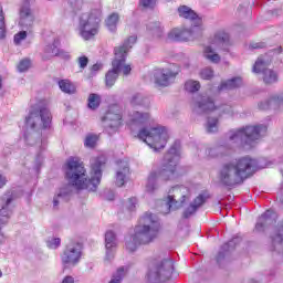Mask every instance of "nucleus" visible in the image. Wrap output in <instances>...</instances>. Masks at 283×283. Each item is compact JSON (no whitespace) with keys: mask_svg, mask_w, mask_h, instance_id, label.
<instances>
[{"mask_svg":"<svg viewBox=\"0 0 283 283\" xmlns=\"http://www.w3.org/2000/svg\"><path fill=\"white\" fill-rule=\"evenodd\" d=\"M189 200V188L185 186H175L168 191V196L165 200V210L161 213H170V211H176Z\"/></svg>","mask_w":283,"mask_h":283,"instance_id":"obj_13","label":"nucleus"},{"mask_svg":"<svg viewBox=\"0 0 283 283\" xmlns=\"http://www.w3.org/2000/svg\"><path fill=\"white\" fill-rule=\"evenodd\" d=\"M59 45H61V41L55 39L52 44H49L44 48L46 59H52V56H59V54H61Z\"/></svg>","mask_w":283,"mask_h":283,"instance_id":"obj_30","label":"nucleus"},{"mask_svg":"<svg viewBox=\"0 0 283 283\" xmlns=\"http://www.w3.org/2000/svg\"><path fill=\"white\" fill-rule=\"evenodd\" d=\"M269 66V60H266V55H261L255 61L252 72L254 74H263V81L266 85H273V83H277V73L271 69H266Z\"/></svg>","mask_w":283,"mask_h":283,"instance_id":"obj_15","label":"nucleus"},{"mask_svg":"<svg viewBox=\"0 0 283 283\" xmlns=\"http://www.w3.org/2000/svg\"><path fill=\"white\" fill-rule=\"evenodd\" d=\"M269 127L264 124L245 126L238 129H232L228 133V138L230 143L234 145H248L251 147L253 143L262 140L266 136Z\"/></svg>","mask_w":283,"mask_h":283,"instance_id":"obj_8","label":"nucleus"},{"mask_svg":"<svg viewBox=\"0 0 283 283\" xmlns=\"http://www.w3.org/2000/svg\"><path fill=\"white\" fill-rule=\"evenodd\" d=\"M27 127H30L32 130L31 133L24 134V139L28 145H34V138L39 136L41 129H50L52 125V113H50V108L43 102H39L35 104L30 113L29 116L25 118Z\"/></svg>","mask_w":283,"mask_h":283,"instance_id":"obj_6","label":"nucleus"},{"mask_svg":"<svg viewBox=\"0 0 283 283\" xmlns=\"http://www.w3.org/2000/svg\"><path fill=\"white\" fill-rule=\"evenodd\" d=\"M180 160V142H176L164 156L161 167L158 172H150L146 184V192L154 193L158 189V178L160 180H171L176 174V168Z\"/></svg>","mask_w":283,"mask_h":283,"instance_id":"obj_5","label":"nucleus"},{"mask_svg":"<svg viewBox=\"0 0 283 283\" xmlns=\"http://www.w3.org/2000/svg\"><path fill=\"white\" fill-rule=\"evenodd\" d=\"M134 43H136V36L132 35L126 39L122 45L115 46V57L112 62V69L105 75L106 87H114L116 81H118L120 67L125 65V61H127V54H129V50L134 48Z\"/></svg>","mask_w":283,"mask_h":283,"instance_id":"obj_7","label":"nucleus"},{"mask_svg":"<svg viewBox=\"0 0 283 283\" xmlns=\"http://www.w3.org/2000/svg\"><path fill=\"white\" fill-rule=\"evenodd\" d=\"M120 71L123 72L124 76H129V74H132V65L125 64L123 66L122 64Z\"/></svg>","mask_w":283,"mask_h":283,"instance_id":"obj_50","label":"nucleus"},{"mask_svg":"<svg viewBox=\"0 0 283 283\" xmlns=\"http://www.w3.org/2000/svg\"><path fill=\"white\" fill-rule=\"evenodd\" d=\"M202 30L200 25L191 24L190 28H181V41H193V39H199L202 36Z\"/></svg>","mask_w":283,"mask_h":283,"instance_id":"obj_25","label":"nucleus"},{"mask_svg":"<svg viewBox=\"0 0 283 283\" xmlns=\"http://www.w3.org/2000/svg\"><path fill=\"white\" fill-rule=\"evenodd\" d=\"M129 178V163L125 160L117 161V169L115 174V182L117 187H123Z\"/></svg>","mask_w":283,"mask_h":283,"instance_id":"obj_21","label":"nucleus"},{"mask_svg":"<svg viewBox=\"0 0 283 283\" xmlns=\"http://www.w3.org/2000/svg\"><path fill=\"white\" fill-rule=\"evenodd\" d=\"M127 271H128V269L126 266H120L119 269H117V271L113 274L109 283L123 282V277H125V275H127Z\"/></svg>","mask_w":283,"mask_h":283,"instance_id":"obj_34","label":"nucleus"},{"mask_svg":"<svg viewBox=\"0 0 283 283\" xmlns=\"http://www.w3.org/2000/svg\"><path fill=\"white\" fill-rule=\"evenodd\" d=\"M151 122V114L149 112H138L134 111L129 115V126L134 130L135 127H142L137 134V138L146 143L150 149L155 151H160L167 147V142L169 140V130L167 127L157 125L154 127H145Z\"/></svg>","mask_w":283,"mask_h":283,"instance_id":"obj_2","label":"nucleus"},{"mask_svg":"<svg viewBox=\"0 0 283 283\" xmlns=\"http://www.w3.org/2000/svg\"><path fill=\"white\" fill-rule=\"evenodd\" d=\"M160 231V221L151 212H146L140 219L139 224L135 227V233L126 237V249L134 253L140 244H149L158 238Z\"/></svg>","mask_w":283,"mask_h":283,"instance_id":"obj_4","label":"nucleus"},{"mask_svg":"<svg viewBox=\"0 0 283 283\" xmlns=\"http://www.w3.org/2000/svg\"><path fill=\"white\" fill-rule=\"evenodd\" d=\"M147 30H149L150 32H153V34H155V36H163V24L160 22H150L147 25Z\"/></svg>","mask_w":283,"mask_h":283,"instance_id":"obj_36","label":"nucleus"},{"mask_svg":"<svg viewBox=\"0 0 283 283\" xmlns=\"http://www.w3.org/2000/svg\"><path fill=\"white\" fill-rule=\"evenodd\" d=\"M30 65H31L30 60L24 59V60L20 61V63L18 65V70H19V72H28V70H30Z\"/></svg>","mask_w":283,"mask_h":283,"instance_id":"obj_45","label":"nucleus"},{"mask_svg":"<svg viewBox=\"0 0 283 283\" xmlns=\"http://www.w3.org/2000/svg\"><path fill=\"white\" fill-rule=\"evenodd\" d=\"M178 14L182 19L191 21L192 25L202 27V18L198 17V13H196V11H193V9L189 8L188 6H180L178 8Z\"/></svg>","mask_w":283,"mask_h":283,"instance_id":"obj_24","label":"nucleus"},{"mask_svg":"<svg viewBox=\"0 0 283 283\" xmlns=\"http://www.w3.org/2000/svg\"><path fill=\"white\" fill-rule=\"evenodd\" d=\"M28 32H30V31L22 30L19 33H17L14 35V44L19 45V43H21V41H25V39H28Z\"/></svg>","mask_w":283,"mask_h":283,"instance_id":"obj_43","label":"nucleus"},{"mask_svg":"<svg viewBox=\"0 0 283 283\" xmlns=\"http://www.w3.org/2000/svg\"><path fill=\"white\" fill-rule=\"evenodd\" d=\"M6 13L3 12V4L0 3V39L6 36Z\"/></svg>","mask_w":283,"mask_h":283,"instance_id":"obj_37","label":"nucleus"},{"mask_svg":"<svg viewBox=\"0 0 283 283\" xmlns=\"http://www.w3.org/2000/svg\"><path fill=\"white\" fill-rule=\"evenodd\" d=\"M104 129L108 136H114L123 125V108L119 105L108 107L105 115L102 117Z\"/></svg>","mask_w":283,"mask_h":283,"instance_id":"obj_14","label":"nucleus"},{"mask_svg":"<svg viewBox=\"0 0 283 283\" xmlns=\"http://www.w3.org/2000/svg\"><path fill=\"white\" fill-rule=\"evenodd\" d=\"M101 24V11L93 10L91 13H82L80 17V35L84 41H90L98 34V25Z\"/></svg>","mask_w":283,"mask_h":283,"instance_id":"obj_12","label":"nucleus"},{"mask_svg":"<svg viewBox=\"0 0 283 283\" xmlns=\"http://www.w3.org/2000/svg\"><path fill=\"white\" fill-rule=\"evenodd\" d=\"M218 125H219L218 117H208L206 132L208 134H216V132H218Z\"/></svg>","mask_w":283,"mask_h":283,"instance_id":"obj_35","label":"nucleus"},{"mask_svg":"<svg viewBox=\"0 0 283 283\" xmlns=\"http://www.w3.org/2000/svg\"><path fill=\"white\" fill-rule=\"evenodd\" d=\"M277 220V214L273 210H266L258 220L255 224V231L259 233L264 231L266 227H271V224H275Z\"/></svg>","mask_w":283,"mask_h":283,"instance_id":"obj_22","label":"nucleus"},{"mask_svg":"<svg viewBox=\"0 0 283 283\" xmlns=\"http://www.w3.org/2000/svg\"><path fill=\"white\" fill-rule=\"evenodd\" d=\"M166 1H171V0H166Z\"/></svg>","mask_w":283,"mask_h":283,"instance_id":"obj_57","label":"nucleus"},{"mask_svg":"<svg viewBox=\"0 0 283 283\" xmlns=\"http://www.w3.org/2000/svg\"><path fill=\"white\" fill-rule=\"evenodd\" d=\"M119 17L118 13H112L106 19V28L109 30V32H116V27L118 25Z\"/></svg>","mask_w":283,"mask_h":283,"instance_id":"obj_33","label":"nucleus"},{"mask_svg":"<svg viewBox=\"0 0 283 283\" xmlns=\"http://www.w3.org/2000/svg\"><path fill=\"white\" fill-rule=\"evenodd\" d=\"M186 92H189L190 94H193L195 92H198L200 90V82L198 81H187L185 84Z\"/></svg>","mask_w":283,"mask_h":283,"instance_id":"obj_38","label":"nucleus"},{"mask_svg":"<svg viewBox=\"0 0 283 283\" xmlns=\"http://www.w3.org/2000/svg\"><path fill=\"white\" fill-rule=\"evenodd\" d=\"M207 200H209V195L207 193H200L199 196H197L191 201V203L184 210V218H191V216H193V213H196V211H198L200 207H202V205L207 202Z\"/></svg>","mask_w":283,"mask_h":283,"instance_id":"obj_23","label":"nucleus"},{"mask_svg":"<svg viewBox=\"0 0 283 283\" xmlns=\"http://www.w3.org/2000/svg\"><path fill=\"white\" fill-rule=\"evenodd\" d=\"M250 48L252 50H260V49L264 48V44H262V43H254V44H251Z\"/></svg>","mask_w":283,"mask_h":283,"instance_id":"obj_53","label":"nucleus"},{"mask_svg":"<svg viewBox=\"0 0 283 283\" xmlns=\"http://www.w3.org/2000/svg\"><path fill=\"white\" fill-rule=\"evenodd\" d=\"M36 145H43V146H45V142L39 139V140L36 142Z\"/></svg>","mask_w":283,"mask_h":283,"instance_id":"obj_55","label":"nucleus"},{"mask_svg":"<svg viewBox=\"0 0 283 283\" xmlns=\"http://www.w3.org/2000/svg\"><path fill=\"white\" fill-rule=\"evenodd\" d=\"M192 112L195 114H217L219 116H233V107L223 104L216 106L213 98L207 95H196L191 102Z\"/></svg>","mask_w":283,"mask_h":283,"instance_id":"obj_9","label":"nucleus"},{"mask_svg":"<svg viewBox=\"0 0 283 283\" xmlns=\"http://www.w3.org/2000/svg\"><path fill=\"white\" fill-rule=\"evenodd\" d=\"M264 169V165L258 159L249 156L241 157L224 164L219 171V182L224 187L242 185L247 178L253 176L254 171Z\"/></svg>","mask_w":283,"mask_h":283,"instance_id":"obj_3","label":"nucleus"},{"mask_svg":"<svg viewBox=\"0 0 283 283\" xmlns=\"http://www.w3.org/2000/svg\"><path fill=\"white\" fill-rule=\"evenodd\" d=\"M176 76H178V73L170 69L156 70L154 73L155 84L159 87H169V84L174 83Z\"/></svg>","mask_w":283,"mask_h":283,"instance_id":"obj_20","label":"nucleus"},{"mask_svg":"<svg viewBox=\"0 0 283 283\" xmlns=\"http://www.w3.org/2000/svg\"><path fill=\"white\" fill-rule=\"evenodd\" d=\"M0 277H3V272H1V270H0Z\"/></svg>","mask_w":283,"mask_h":283,"instance_id":"obj_56","label":"nucleus"},{"mask_svg":"<svg viewBox=\"0 0 283 283\" xmlns=\"http://www.w3.org/2000/svg\"><path fill=\"white\" fill-rule=\"evenodd\" d=\"M103 165H105V157H96L91 159V172L87 178V170L83 161L77 157H71L66 161L65 176L69 185L60 188L59 192L53 199V206L59 207L60 202H67L72 196L73 189L81 191H96L101 179L103 178Z\"/></svg>","mask_w":283,"mask_h":283,"instance_id":"obj_1","label":"nucleus"},{"mask_svg":"<svg viewBox=\"0 0 283 283\" xmlns=\"http://www.w3.org/2000/svg\"><path fill=\"white\" fill-rule=\"evenodd\" d=\"M283 105V93L274 94L269 99L259 103V109H271Z\"/></svg>","mask_w":283,"mask_h":283,"instance_id":"obj_26","label":"nucleus"},{"mask_svg":"<svg viewBox=\"0 0 283 283\" xmlns=\"http://www.w3.org/2000/svg\"><path fill=\"white\" fill-rule=\"evenodd\" d=\"M34 13L32 12V9H30V3L25 2L20 8L18 25L20 29L31 33L34 28Z\"/></svg>","mask_w":283,"mask_h":283,"instance_id":"obj_17","label":"nucleus"},{"mask_svg":"<svg viewBox=\"0 0 283 283\" xmlns=\"http://www.w3.org/2000/svg\"><path fill=\"white\" fill-rule=\"evenodd\" d=\"M88 109H98L101 107V95L96 93H91L87 98Z\"/></svg>","mask_w":283,"mask_h":283,"instance_id":"obj_32","label":"nucleus"},{"mask_svg":"<svg viewBox=\"0 0 283 283\" xmlns=\"http://www.w3.org/2000/svg\"><path fill=\"white\" fill-rule=\"evenodd\" d=\"M57 85L64 94H76V85H74L70 80H60Z\"/></svg>","mask_w":283,"mask_h":283,"instance_id":"obj_31","label":"nucleus"},{"mask_svg":"<svg viewBox=\"0 0 283 283\" xmlns=\"http://www.w3.org/2000/svg\"><path fill=\"white\" fill-rule=\"evenodd\" d=\"M96 140H97V138L95 135H88V136H86V138L84 140V145H85V147H90L92 149L96 146Z\"/></svg>","mask_w":283,"mask_h":283,"instance_id":"obj_44","label":"nucleus"},{"mask_svg":"<svg viewBox=\"0 0 283 283\" xmlns=\"http://www.w3.org/2000/svg\"><path fill=\"white\" fill-rule=\"evenodd\" d=\"M118 247V239L116 238V233L109 230L105 233V249L106 254L104 258L105 264H111L116 255V248Z\"/></svg>","mask_w":283,"mask_h":283,"instance_id":"obj_19","label":"nucleus"},{"mask_svg":"<svg viewBox=\"0 0 283 283\" xmlns=\"http://www.w3.org/2000/svg\"><path fill=\"white\" fill-rule=\"evenodd\" d=\"M14 197L12 195H4L0 198V222L1 224H6L12 216V202ZM3 241V234L0 230V243Z\"/></svg>","mask_w":283,"mask_h":283,"instance_id":"obj_18","label":"nucleus"},{"mask_svg":"<svg viewBox=\"0 0 283 283\" xmlns=\"http://www.w3.org/2000/svg\"><path fill=\"white\" fill-rule=\"evenodd\" d=\"M136 205H138V199L136 197H132L128 199L126 207L129 211H134V209H136Z\"/></svg>","mask_w":283,"mask_h":283,"instance_id":"obj_47","label":"nucleus"},{"mask_svg":"<svg viewBox=\"0 0 283 283\" xmlns=\"http://www.w3.org/2000/svg\"><path fill=\"white\" fill-rule=\"evenodd\" d=\"M78 66L81 70H85L87 67V64L90 63V59L87 56L82 55L77 59Z\"/></svg>","mask_w":283,"mask_h":283,"instance_id":"obj_46","label":"nucleus"},{"mask_svg":"<svg viewBox=\"0 0 283 283\" xmlns=\"http://www.w3.org/2000/svg\"><path fill=\"white\" fill-rule=\"evenodd\" d=\"M69 3L73 10H81L83 8V0H69Z\"/></svg>","mask_w":283,"mask_h":283,"instance_id":"obj_48","label":"nucleus"},{"mask_svg":"<svg viewBox=\"0 0 283 283\" xmlns=\"http://www.w3.org/2000/svg\"><path fill=\"white\" fill-rule=\"evenodd\" d=\"M240 242H242V238L234 237L228 243L223 244L221 247V251L218 253L217 262H220V260H224V255H227V253H229V251H233V249H235V247H238V244H240Z\"/></svg>","mask_w":283,"mask_h":283,"instance_id":"obj_27","label":"nucleus"},{"mask_svg":"<svg viewBox=\"0 0 283 283\" xmlns=\"http://www.w3.org/2000/svg\"><path fill=\"white\" fill-rule=\"evenodd\" d=\"M168 40L180 42L181 41V28H175L168 32Z\"/></svg>","mask_w":283,"mask_h":283,"instance_id":"obj_39","label":"nucleus"},{"mask_svg":"<svg viewBox=\"0 0 283 283\" xmlns=\"http://www.w3.org/2000/svg\"><path fill=\"white\" fill-rule=\"evenodd\" d=\"M209 44L203 45L202 56L210 63L218 64L221 61L220 54L216 52L213 48H223L226 52H229V33L224 31H217L208 40Z\"/></svg>","mask_w":283,"mask_h":283,"instance_id":"obj_11","label":"nucleus"},{"mask_svg":"<svg viewBox=\"0 0 283 283\" xmlns=\"http://www.w3.org/2000/svg\"><path fill=\"white\" fill-rule=\"evenodd\" d=\"M223 149L224 148L222 146L214 147V148H207L206 154H207V156H209V158H218V156H220V154H222Z\"/></svg>","mask_w":283,"mask_h":283,"instance_id":"obj_40","label":"nucleus"},{"mask_svg":"<svg viewBox=\"0 0 283 283\" xmlns=\"http://www.w3.org/2000/svg\"><path fill=\"white\" fill-rule=\"evenodd\" d=\"M61 260L64 266H76V263L81 261V243H69L61 255Z\"/></svg>","mask_w":283,"mask_h":283,"instance_id":"obj_16","label":"nucleus"},{"mask_svg":"<svg viewBox=\"0 0 283 283\" xmlns=\"http://www.w3.org/2000/svg\"><path fill=\"white\" fill-rule=\"evenodd\" d=\"M132 107H149V99L143 93H135L132 95L129 101Z\"/></svg>","mask_w":283,"mask_h":283,"instance_id":"obj_29","label":"nucleus"},{"mask_svg":"<svg viewBox=\"0 0 283 283\" xmlns=\"http://www.w3.org/2000/svg\"><path fill=\"white\" fill-rule=\"evenodd\" d=\"M238 87H242V77H232L221 82V84L218 86V91L227 92L228 90H235Z\"/></svg>","mask_w":283,"mask_h":283,"instance_id":"obj_28","label":"nucleus"},{"mask_svg":"<svg viewBox=\"0 0 283 283\" xmlns=\"http://www.w3.org/2000/svg\"><path fill=\"white\" fill-rule=\"evenodd\" d=\"M101 70H103V63H95V64L91 67L92 74H96V72H101Z\"/></svg>","mask_w":283,"mask_h":283,"instance_id":"obj_51","label":"nucleus"},{"mask_svg":"<svg viewBox=\"0 0 283 283\" xmlns=\"http://www.w3.org/2000/svg\"><path fill=\"white\" fill-rule=\"evenodd\" d=\"M171 275H174V260L169 254H161L154 260L148 280L150 283H165L171 280Z\"/></svg>","mask_w":283,"mask_h":283,"instance_id":"obj_10","label":"nucleus"},{"mask_svg":"<svg viewBox=\"0 0 283 283\" xmlns=\"http://www.w3.org/2000/svg\"><path fill=\"white\" fill-rule=\"evenodd\" d=\"M200 76L203 78V81H211V77L213 76V69L211 67H205L200 71Z\"/></svg>","mask_w":283,"mask_h":283,"instance_id":"obj_42","label":"nucleus"},{"mask_svg":"<svg viewBox=\"0 0 283 283\" xmlns=\"http://www.w3.org/2000/svg\"><path fill=\"white\" fill-rule=\"evenodd\" d=\"M62 283H74V277L66 276V277L63 279Z\"/></svg>","mask_w":283,"mask_h":283,"instance_id":"obj_54","label":"nucleus"},{"mask_svg":"<svg viewBox=\"0 0 283 283\" xmlns=\"http://www.w3.org/2000/svg\"><path fill=\"white\" fill-rule=\"evenodd\" d=\"M46 247L48 249H59V247H61V238H49L46 240Z\"/></svg>","mask_w":283,"mask_h":283,"instance_id":"obj_41","label":"nucleus"},{"mask_svg":"<svg viewBox=\"0 0 283 283\" xmlns=\"http://www.w3.org/2000/svg\"><path fill=\"white\" fill-rule=\"evenodd\" d=\"M7 182H8V179L0 174V189H2V187H6Z\"/></svg>","mask_w":283,"mask_h":283,"instance_id":"obj_52","label":"nucleus"},{"mask_svg":"<svg viewBox=\"0 0 283 283\" xmlns=\"http://www.w3.org/2000/svg\"><path fill=\"white\" fill-rule=\"evenodd\" d=\"M156 0H139V6L143 8H154Z\"/></svg>","mask_w":283,"mask_h":283,"instance_id":"obj_49","label":"nucleus"}]
</instances>
